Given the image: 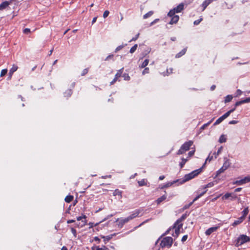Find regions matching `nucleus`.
<instances>
[{"mask_svg": "<svg viewBox=\"0 0 250 250\" xmlns=\"http://www.w3.org/2000/svg\"><path fill=\"white\" fill-rule=\"evenodd\" d=\"M213 159V156H210V155L208 156V157L206 159L205 163L204 164V165L206 164L207 161L210 162Z\"/></svg>", "mask_w": 250, "mask_h": 250, "instance_id": "52", "label": "nucleus"}, {"mask_svg": "<svg viewBox=\"0 0 250 250\" xmlns=\"http://www.w3.org/2000/svg\"><path fill=\"white\" fill-rule=\"evenodd\" d=\"M250 241V237L247 236L246 235L242 234L240 235L236 240L235 246L238 247L239 246L243 245V244L249 242Z\"/></svg>", "mask_w": 250, "mask_h": 250, "instance_id": "2", "label": "nucleus"}, {"mask_svg": "<svg viewBox=\"0 0 250 250\" xmlns=\"http://www.w3.org/2000/svg\"><path fill=\"white\" fill-rule=\"evenodd\" d=\"M115 235V234H111L108 236H103L101 235L102 238L104 239V243L106 244L107 241H109L110 239H111L113 236Z\"/></svg>", "mask_w": 250, "mask_h": 250, "instance_id": "17", "label": "nucleus"}, {"mask_svg": "<svg viewBox=\"0 0 250 250\" xmlns=\"http://www.w3.org/2000/svg\"><path fill=\"white\" fill-rule=\"evenodd\" d=\"M250 182V176H248L245 177H244L243 179H242L239 180H237L233 182V184H236L238 185H242L244 184H246L247 183Z\"/></svg>", "mask_w": 250, "mask_h": 250, "instance_id": "6", "label": "nucleus"}, {"mask_svg": "<svg viewBox=\"0 0 250 250\" xmlns=\"http://www.w3.org/2000/svg\"><path fill=\"white\" fill-rule=\"evenodd\" d=\"M77 220L78 221L82 220V224L81 225H78V227H82L86 224V216L84 215L77 217Z\"/></svg>", "mask_w": 250, "mask_h": 250, "instance_id": "12", "label": "nucleus"}, {"mask_svg": "<svg viewBox=\"0 0 250 250\" xmlns=\"http://www.w3.org/2000/svg\"><path fill=\"white\" fill-rule=\"evenodd\" d=\"M167 199V196L166 195H164L161 197L158 198L156 200V203L158 205L161 204L163 201Z\"/></svg>", "mask_w": 250, "mask_h": 250, "instance_id": "22", "label": "nucleus"}, {"mask_svg": "<svg viewBox=\"0 0 250 250\" xmlns=\"http://www.w3.org/2000/svg\"><path fill=\"white\" fill-rule=\"evenodd\" d=\"M219 228V227H211L208 229L206 230L205 231V234L206 235L209 236L210 235L212 232L216 231Z\"/></svg>", "mask_w": 250, "mask_h": 250, "instance_id": "13", "label": "nucleus"}, {"mask_svg": "<svg viewBox=\"0 0 250 250\" xmlns=\"http://www.w3.org/2000/svg\"><path fill=\"white\" fill-rule=\"evenodd\" d=\"M231 195H232V193H227L222 197V199H223V200L224 199H228L229 197H230V196H231Z\"/></svg>", "mask_w": 250, "mask_h": 250, "instance_id": "40", "label": "nucleus"}, {"mask_svg": "<svg viewBox=\"0 0 250 250\" xmlns=\"http://www.w3.org/2000/svg\"><path fill=\"white\" fill-rule=\"evenodd\" d=\"M114 55L113 54H110V55H109L105 59V61H109V60L110 59H113V58H114Z\"/></svg>", "mask_w": 250, "mask_h": 250, "instance_id": "45", "label": "nucleus"}, {"mask_svg": "<svg viewBox=\"0 0 250 250\" xmlns=\"http://www.w3.org/2000/svg\"><path fill=\"white\" fill-rule=\"evenodd\" d=\"M235 110V107H234L233 109L229 110L227 112H226L225 114H224L223 115H222V117L225 120L226 118H227L228 117H229L230 115V114L232 112H233Z\"/></svg>", "mask_w": 250, "mask_h": 250, "instance_id": "24", "label": "nucleus"}, {"mask_svg": "<svg viewBox=\"0 0 250 250\" xmlns=\"http://www.w3.org/2000/svg\"><path fill=\"white\" fill-rule=\"evenodd\" d=\"M153 12L152 11H149L148 12H147V13H146V14H145L144 15L143 18L144 19H147V18L152 16L153 15Z\"/></svg>", "mask_w": 250, "mask_h": 250, "instance_id": "33", "label": "nucleus"}, {"mask_svg": "<svg viewBox=\"0 0 250 250\" xmlns=\"http://www.w3.org/2000/svg\"><path fill=\"white\" fill-rule=\"evenodd\" d=\"M231 197V200H233V199H236L237 198V196L236 194H234V193H232V195L231 196H230Z\"/></svg>", "mask_w": 250, "mask_h": 250, "instance_id": "61", "label": "nucleus"}, {"mask_svg": "<svg viewBox=\"0 0 250 250\" xmlns=\"http://www.w3.org/2000/svg\"><path fill=\"white\" fill-rule=\"evenodd\" d=\"M188 159H185L184 158H182V161L180 163V168H182L183 167L186 162L188 161Z\"/></svg>", "mask_w": 250, "mask_h": 250, "instance_id": "29", "label": "nucleus"}, {"mask_svg": "<svg viewBox=\"0 0 250 250\" xmlns=\"http://www.w3.org/2000/svg\"><path fill=\"white\" fill-rule=\"evenodd\" d=\"M75 222V220L72 219V220H67V223L68 224H70V223H74Z\"/></svg>", "mask_w": 250, "mask_h": 250, "instance_id": "63", "label": "nucleus"}, {"mask_svg": "<svg viewBox=\"0 0 250 250\" xmlns=\"http://www.w3.org/2000/svg\"><path fill=\"white\" fill-rule=\"evenodd\" d=\"M9 4L10 3L7 1L2 2L0 4V10H2L5 9L9 5Z\"/></svg>", "mask_w": 250, "mask_h": 250, "instance_id": "19", "label": "nucleus"}, {"mask_svg": "<svg viewBox=\"0 0 250 250\" xmlns=\"http://www.w3.org/2000/svg\"><path fill=\"white\" fill-rule=\"evenodd\" d=\"M202 20V19H199V20H197L196 21H194V24L195 25H198V24H199V23L201 22V21Z\"/></svg>", "mask_w": 250, "mask_h": 250, "instance_id": "58", "label": "nucleus"}, {"mask_svg": "<svg viewBox=\"0 0 250 250\" xmlns=\"http://www.w3.org/2000/svg\"><path fill=\"white\" fill-rule=\"evenodd\" d=\"M194 152H195L194 150L189 151L188 153V159L189 158L192 156L193 155V154H194Z\"/></svg>", "mask_w": 250, "mask_h": 250, "instance_id": "54", "label": "nucleus"}, {"mask_svg": "<svg viewBox=\"0 0 250 250\" xmlns=\"http://www.w3.org/2000/svg\"><path fill=\"white\" fill-rule=\"evenodd\" d=\"M232 98H233V97L232 95H227L225 98V103H226L230 102L232 100Z\"/></svg>", "mask_w": 250, "mask_h": 250, "instance_id": "30", "label": "nucleus"}, {"mask_svg": "<svg viewBox=\"0 0 250 250\" xmlns=\"http://www.w3.org/2000/svg\"><path fill=\"white\" fill-rule=\"evenodd\" d=\"M150 219H147L145 221H144V222H143L141 224H140L137 227H141V226H142L143 225L145 224V223L148 222Z\"/></svg>", "mask_w": 250, "mask_h": 250, "instance_id": "59", "label": "nucleus"}, {"mask_svg": "<svg viewBox=\"0 0 250 250\" xmlns=\"http://www.w3.org/2000/svg\"><path fill=\"white\" fill-rule=\"evenodd\" d=\"M123 70H124V68H122L117 71V73L116 74V75L115 76L114 79L110 82V85H113L118 80V79L120 77H121V76H122V74L123 72Z\"/></svg>", "mask_w": 250, "mask_h": 250, "instance_id": "7", "label": "nucleus"}, {"mask_svg": "<svg viewBox=\"0 0 250 250\" xmlns=\"http://www.w3.org/2000/svg\"><path fill=\"white\" fill-rule=\"evenodd\" d=\"M137 47H138V45L137 44H135V45H134L130 49V53H134L136 50L137 49Z\"/></svg>", "mask_w": 250, "mask_h": 250, "instance_id": "39", "label": "nucleus"}, {"mask_svg": "<svg viewBox=\"0 0 250 250\" xmlns=\"http://www.w3.org/2000/svg\"><path fill=\"white\" fill-rule=\"evenodd\" d=\"M23 33H24L25 34H27L30 33V29L29 28H25L23 30Z\"/></svg>", "mask_w": 250, "mask_h": 250, "instance_id": "55", "label": "nucleus"}, {"mask_svg": "<svg viewBox=\"0 0 250 250\" xmlns=\"http://www.w3.org/2000/svg\"><path fill=\"white\" fill-rule=\"evenodd\" d=\"M226 169H225L224 167H222L218 170H217L216 171V176H218L220 174H221V173H223V172H224Z\"/></svg>", "mask_w": 250, "mask_h": 250, "instance_id": "36", "label": "nucleus"}, {"mask_svg": "<svg viewBox=\"0 0 250 250\" xmlns=\"http://www.w3.org/2000/svg\"><path fill=\"white\" fill-rule=\"evenodd\" d=\"M96 250H109V249L108 248H107L106 247L104 246L102 248L98 247L96 249Z\"/></svg>", "mask_w": 250, "mask_h": 250, "instance_id": "48", "label": "nucleus"}, {"mask_svg": "<svg viewBox=\"0 0 250 250\" xmlns=\"http://www.w3.org/2000/svg\"><path fill=\"white\" fill-rule=\"evenodd\" d=\"M202 170V167L195 170L189 173L188 174H186L184 176V179L183 180V182H187L191 180V179L194 178L195 176L198 175L200 172H201Z\"/></svg>", "mask_w": 250, "mask_h": 250, "instance_id": "3", "label": "nucleus"}, {"mask_svg": "<svg viewBox=\"0 0 250 250\" xmlns=\"http://www.w3.org/2000/svg\"><path fill=\"white\" fill-rule=\"evenodd\" d=\"M18 68V67L17 65L13 64L9 71H11V73H14L15 71L17 70Z\"/></svg>", "mask_w": 250, "mask_h": 250, "instance_id": "34", "label": "nucleus"}, {"mask_svg": "<svg viewBox=\"0 0 250 250\" xmlns=\"http://www.w3.org/2000/svg\"><path fill=\"white\" fill-rule=\"evenodd\" d=\"M222 149V146H221V147L218 149V151H217V153L214 152V153H213V154H214V156H214V157H215V158H217V157L218 155V154H219L221 152Z\"/></svg>", "mask_w": 250, "mask_h": 250, "instance_id": "42", "label": "nucleus"}, {"mask_svg": "<svg viewBox=\"0 0 250 250\" xmlns=\"http://www.w3.org/2000/svg\"><path fill=\"white\" fill-rule=\"evenodd\" d=\"M207 192V190H205L204 191H203V192H202L201 193H200L199 195H198V196H197L194 199V200L192 201V202H190L189 204L188 205H185L184 207V209H187L188 208H189L190 206H191L192 204L195 201H196L197 199H198L200 197H201L202 196H203L206 192Z\"/></svg>", "mask_w": 250, "mask_h": 250, "instance_id": "11", "label": "nucleus"}, {"mask_svg": "<svg viewBox=\"0 0 250 250\" xmlns=\"http://www.w3.org/2000/svg\"><path fill=\"white\" fill-rule=\"evenodd\" d=\"M177 181H178V180H176V181H173V182H171V183H167V184L164 185L163 186V187L162 188H167V187H168L169 186H171L172 185H173V184L176 183Z\"/></svg>", "mask_w": 250, "mask_h": 250, "instance_id": "38", "label": "nucleus"}, {"mask_svg": "<svg viewBox=\"0 0 250 250\" xmlns=\"http://www.w3.org/2000/svg\"><path fill=\"white\" fill-rule=\"evenodd\" d=\"M249 211L248 207L246 208L242 211L243 215L241 217H243V219H245V217L249 213Z\"/></svg>", "mask_w": 250, "mask_h": 250, "instance_id": "27", "label": "nucleus"}, {"mask_svg": "<svg viewBox=\"0 0 250 250\" xmlns=\"http://www.w3.org/2000/svg\"><path fill=\"white\" fill-rule=\"evenodd\" d=\"M224 118L222 117V116L220 117V118H219L213 124V125H217L218 124H219L220 123H221L223 120H224Z\"/></svg>", "mask_w": 250, "mask_h": 250, "instance_id": "35", "label": "nucleus"}, {"mask_svg": "<svg viewBox=\"0 0 250 250\" xmlns=\"http://www.w3.org/2000/svg\"><path fill=\"white\" fill-rule=\"evenodd\" d=\"M244 104V102H243V100H241V101H238V102H237L235 104V107H236L237 106L241 105V104Z\"/></svg>", "mask_w": 250, "mask_h": 250, "instance_id": "49", "label": "nucleus"}, {"mask_svg": "<svg viewBox=\"0 0 250 250\" xmlns=\"http://www.w3.org/2000/svg\"><path fill=\"white\" fill-rule=\"evenodd\" d=\"M173 243V239L171 237H166L161 242L160 246L162 248H170Z\"/></svg>", "mask_w": 250, "mask_h": 250, "instance_id": "4", "label": "nucleus"}, {"mask_svg": "<svg viewBox=\"0 0 250 250\" xmlns=\"http://www.w3.org/2000/svg\"><path fill=\"white\" fill-rule=\"evenodd\" d=\"M184 4L183 3L179 4L176 7L173 8L172 10H170L169 12L168 13V16H172L174 15L176 13L181 12L184 9Z\"/></svg>", "mask_w": 250, "mask_h": 250, "instance_id": "5", "label": "nucleus"}, {"mask_svg": "<svg viewBox=\"0 0 250 250\" xmlns=\"http://www.w3.org/2000/svg\"><path fill=\"white\" fill-rule=\"evenodd\" d=\"M71 231L72 233H73V235L74 236V237H76V236H77V231H76V230L74 228H71Z\"/></svg>", "mask_w": 250, "mask_h": 250, "instance_id": "47", "label": "nucleus"}, {"mask_svg": "<svg viewBox=\"0 0 250 250\" xmlns=\"http://www.w3.org/2000/svg\"><path fill=\"white\" fill-rule=\"evenodd\" d=\"M227 139L224 135H222L219 138V142L220 143H225L226 142Z\"/></svg>", "mask_w": 250, "mask_h": 250, "instance_id": "31", "label": "nucleus"}, {"mask_svg": "<svg viewBox=\"0 0 250 250\" xmlns=\"http://www.w3.org/2000/svg\"><path fill=\"white\" fill-rule=\"evenodd\" d=\"M213 120V119L211 120L208 123H207L206 124H205L203 125H202L200 129L201 130H204L207 126H208L209 125H210L211 124V123L212 122Z\"/></svg>", "mask_w": 250, "mask_h": 250, "instance_id": "37", "label": "nucleus"}, {"mask_svg": "<svg viewBox=\"0 0 250 250\" xmlns=\"http://www.w3.org/2000/svg\"><path fill=\"white\" fill-rule=\"evenodd\" d=\"M129 221H130V220L128 217L125 218H118L116 220V222H119L118 225L121 228L123 227L125 224L127 223Z\"/></svg>", "mask_w": 250, "mask_h": 250, "instance_id": "9", "label": "nucleus"}, {"mask_svg": "<svg viewBox=\"0 0 250 250\" xmlns=\"http://www.w3.org/2000/svg\"><path fill=\"white\" fill-rule=\"evenodd\" d=\"M214 185V184L213 182H210L209 183H208L207 185H206L205 187H204V189H206L207 188H210V187H212V186H213Z\"/></svg>", "mask_w": 250, "mask_h": 250, "instance_id": "46", "label": "nucleus"}, {"mask_svg": "<svg viewBox=\"0 0 250 250\" xmlns=\"http://www.w3.org/2000/svg\"><path fill=\"white\" fill-rule=\"evenodd\" d=\"M187 214H183L182 216L179 218L174 223V226L176 227L177 224L182 223V222L187 218Z\"/></svg>", "mask_w": 250, "mask_h": 250, "instance_id": "16", "label": "nucleus"}, {"mask_svg": "<svg viewBox=\"0 0 250 250\" xmlns=\"http://www.w3.org/2000/svg\"><path fill=\"white\" fill-rule=\"evenodd\" d=\"M243 217H240L238 219V220L234 221V222L232 224V226L233 227H235L236 226L240 224L244 221Z\"/></svg>", "mask_w": 250, "mask_h": 250, "instance_id": "18", "label": "nucleus"}, {"mask_svg": "<svg viewBox=\"0 0 250 250\" xmlns=\"http://www.w3.org/2000/svg\"><path fill=\"white\" fill-rule=\"evenodd\" d=\"M230 164V163L229 160L227 159L224 162L222 167H224L225 169H227L229 167Z\"/></svg>", "mask_w": 250, "mask_h": 250, "instance_id": "25", "label": "nucleus"}, {"mask_svg": "<svg viewBox=\"0 0 250 250\" xmlns=\"http://www.w3.org/2000/svg\"><path fill=\"white\" fill-rule=\"evenodd\" d=\"M88 68H85L83 70V71L81 74V75L83 76H84L88 73Z\"/></svg>", "mask_w": 250, "mask_h": 250, "instance_id": "51", "label": "nucleus"}, {"mask_svg": "<svg viewBox=\"0 0 250 250\" xmlns=\"http://www.w3.org/2000/svg\"><path fill=\"white\" fill-rule=\"evenodd\" d=\"M183 223L177 224L176 226L175 227L173 226V228H175V234H173V236L175 237H177L180 234V229L182 228Z\"/></svg>", "mask_w": 250, "mask_h": 250, "instance_id": "10", "label": "nucleus"}, {"mask_svg": "<svg viewBox=\"0 0 250 250\" xmlns=\"http://www.w3.org/2000/svg\"><path fill=\"white\" fill-rule=\"evenodd\" d=\"M243 101L244 104L249 103V102H250V97L247 98L243 100Z\"/></svg>", "mask_w": 250, "mask_h": 250, "instance_id": "60", "label": "nucleus"}, {"mask_svg": "<svg viewBox=\"0 0 250 250\" xmlns=\"http://www.w3.org/2000/svg\"><path fill=\"white\" fill-rule=\"evenodd\" d=\"M74 197L73 195H68L66 196L64 199L65 202L67 203H70L73 200Z\"/></svg>", "mask_w": 250, "mask_h": 250, "instance_id": "23", "label": "nucleus"}, {"mask_svg": "<svg viewBox=\"0 0 250 250\" xmlns=\"http://www.w3.org/2000/svg\"><path fill=\"white\" fill-rule=\"evenodd\" d=\"M73 93V90L72 89L69 88L66 89L63 92V96L66 99H68L70 97Z\"/></svg>", "mask_w": 250, "mask_h": 250, "instance_id": "15", "label": "nucleus"}, {"mask_svg": "<svg viewBox=\"0 0 250 250\" xmlns=\"http://www.w3.org/2000/svg\"><path fill=\"white\" fill-rule=\"evenodd\" d=\"M124 47V45H121L118 46L115 50V52L117 53L119 50H121L122 48H123Z\"/></svg>", "mask_w": 250, "mask_h": 250, "instance_id": "44", "label": "nucleus"}, {"mask_svg": "<svg viewBox=\"0 0 250 250\" xmlns=\"http://www.w3.org/2000/svg\"><path fill=\"white\" fill-rule=\"evenodd\" d=\"M141 212V210L140 209H137L133 211L131 214L128 216L129 219L130 220L134 218L140 216L139 214ZM141 215H140L141 216Z\"/></svg>", "mask_w": 250, "mask_h": 250, "instance_id": "8", "label": "nucleus"}, {"mask_svg": "<svg viewBox=\"0 0 250 250\" xmlns=\"http://www.w3.org/2000/svg\"><path fill=\"white\" fill-rule=\"evenodd\" d=\"M139 35H140V34L138 33L134 37H133L130 41H129V42H131L132 41H135L136 40H137Z\"/></svg>", "mask_w": 250, "mask_h": 250, "instance_id": "50", "label": "nucleus"}, {"mask_svg": "<svg viewBox=\"0 0 250 250\" xmlns=\"http://www.w3.org/2000/svg\"><path fill=\"white\" fill-rule=\"evenodd\" d=\"M109 14V11H108V10H105V11L104 12V14H103V17H104V18H106V17L108 16Z\"/></svg>", "mask_w": 250, "mask_h": 250, "instance_id": "53", "label": "nucleus"}, {"mask_svg": "<svg viewBox=\"0 0 250 250\" xmlns=\"http://www.w3.org/2000/svg\"><path fill=\"white\" fill-rule=\"evenodd\" d=\"M237 123V121L232 120L229 122V124H235Z\"/></svg>", "mask_w": 250, "mask_h": 250, "instance_id": "62", "label": "nucleus"}, {"mask_svg": "<svg viewBox=\"0 0 250 250\" xmlns=\"http://www.w3.org/2000/svg\"><path fill=\"white\" fill-rule=\"evenodd\" d=\"M186 51H187V48H184L180 52H179L178 53H177L175 57L176 58H179L182 57L183 55H184L186 53Z\"/></svg>", "mask_w": 250, "mask_h": 250, "instance_id": "21", "label": "nucleus"}, {"mask_svg": "<svg viewBox=\"0 0 250 250\" xmlns=\"http://www.w3.org/2000/svg\"><path fill=\"white\" fill-rule=\"evenodd\" d=\"M213 0H206L202 3V7H203V10H204L206 7L211 3Z\"/></svg>", "mask_w": 250, "mask_h": 250, "instance_id": "20", "label": "nucleus"}, {"mask_svg": "<svg viewBox=\"0 0 250 250\" xmlns=\"http://www.w3.org/2000/svg\"><path fill=\"white\" fill-rule=\"evenodd\" d=\"M193 144V142L192 141H188L184 143L177 151V155H179L185 153L189 149Z\"/></svg>", "mask_w": 250, "mask_h": 250, "instance_id": "1", "label": "nucleus"}, {"mask_svg": "<svg viewBox=\"0 0 250 250\" xmlns=\"http://www.w3.org/2000/svg\"><path fill=\"white\" fill-rule=\"evenodd\" d=\"M187 239H188V235H185L183 236L181 241L183 242H184L185 241H186L187 240Z\"/></svg>", "mask_w": 250, "mask_h": 250, "instance_id": "57", "label": "nucleus"}, {"mask_svg": "<svg viewBox=\"0 0 250 250\" xmlns=\"http://www.w3.org/2000/svg\"><path fill=\"white\" fill-rule=\"evenodd\" d=\"M168 16L171 18V20L169 22V23L170 24L176 23L179 21V17L178 15H175L174 14L172 16Z\"/></svg>", "mask_w": 250, "mask_h": 250, "instance_id": "14", "label": "nucleus"}, {"mask_svg": "<svg viewBox=\"0 0 250 250\" xmlns=\"http://www.w3.org/2000/svg\"><path fill=\"white\" fill-rule=\"evenodd\" d=\"M149 62V60L148 59H146L143 63L141 64V65L140 66V67L141 68H145Z\"/></svg>", "mask_w": 250, "mask_h": 250, "instance_id": "28", "label": "nucleus"}, {"mask_svg": "<svg viewBox=\"0 0 250 250\" xmlns=\"http://www.w3.org/2000/svg\"><path fill=\"white\" fill-rule=\"evenodd\" d=\"M242 190V188H236L234 190V191L235 192H239L241 190Z\"/></svg>", "mask_w": 250, "mask_h": 250, "instance_id": "64", "label": "nucleus"}, {"mask_svg": "<svg viewBox=\"0 0 250 250\" xmlns=\"http://www.w3.org/2000/svg\"><path fill=\"white\" fill-rule=\"evenodd\" d=\"M242 93V91L240 89H237L236 91V96H239L241 95Z\"/></svg>", "mask_w": 250, "mask_h": 250, "instance_id": "56", "label": "nucleus"}, {"mask_svg": "<svg viewBox=\"0 0 250 250\" xmlns=\"http://www.w3.org/2000/svg\"><path fill=\"white\" fill-rule=\"evenodd\" d=\"M149 72V69L148 67H145L144 70H143L142 73L143 75H145L146 74H148Z\"/></svg>", "mask_w": 250, "mask_h": 250, "instance_id": "43", "label": "nucleus"}, {"mask_svg": "<svg viewBox=\"0 0 250 250\" xmlns=\"http://www.w3.org/2000/svg\"><path fill=\"white\" fill-rule=\"evenodd\" d=\"M7 72V69H3L1 71L0 76V77H3L4 75L6 74Z\"/></svg>", "mask_w": 250, "mask_h": 250, "instance_id": "41", "label": "nucleus"}, {"mask_svg": "<svg viewBox=\"0 0 250 250\" xmlns=\"http://www.w3.org/2000/svg\"><path fill=\"white\" fill-rule=\"evenodd\" d=\"M139 186L140 187L146 186V181L145 179H142L141 181H139L138 182Z\"/></svg>", "mask_w": 250, "mask_h": 250, "instance_id": "32", "label": "nucleus"}, {"mask_svg": "<svg viewBox=\"0 0 250 250\" xmlns=\"http://www.w3.org/2000/svg\"><path fill=\"white\" fill-rule=\"evenodd\" d=\"M113 195L114 196H119L120 197V198H122V191L121 190H119V189H117L114 190L113 192Z\"/></svg>", "mask_w": 250, "mask_h": 250, "instance_id": "26", "label": "nucleus"}]
</instances>
